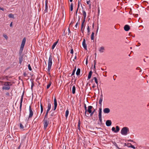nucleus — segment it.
Listing matches in <instances>:
<instances>
[{
  "instance_id": "f257e3e1",
  "label": "nucleus",
  "mask_w": 149,
  "mask_h": 149,
  "mask_svg": "<svg viewBox=\"0 0 149 149\" xmlns=\"http://www.w3.org/2000/svg\"><path fill=\"white\" fill-rule=\"evenodd\" d=\"M26 39L25 38H24L22 40V43L21 44L20 49L19 50V54L20 55H21L23 51L25 44L26 42Z\"/></svg>"
},
{
  "instance_id": "f03ea898",
  "label": "nucleus",
  "mask_w": 149,
  "mask_h": 149,
  "mask_svg": "<svg viewBox=\"0 0 149 149\" xmlns=\"http://www.w3.org/2000/svg\"><path fill=\"white\" fill-rule=\"evenodd\" d=\"M4 85L5 86L3 87L2 89L8 90L10 89V86L12 85V84L10 82H4Z\"/></svg>"
},
{
  "instance_id": "7ed1b4c3",
  "label": "nucleus",
  "mask_w": 149,
  "mask_h": 149,
  "mask_svg": "<svg viewBox=\"0 0 149 149\" xmlns=\"http://www.w3.org/2000/svg\"><path fill=\"white\" fill-rule=\"evenodd\" d=\"M52 57L51 55H50L49 56L48 61V67L47 68V70L49 72H50V71L52 65Z\"/></svg>"
},
{
  "instance_id": "20e7f679",
  "label": "nucleus",
  "mask_w": 149,
  "mask_h": 149,
  "mask_svg": "<svg viewBox=\"0 0 149 149\" xmlns=\"http://www.w3.org/2000/svg\"><path fill=\"white\" fill-rule=\"evenodd\" d=\"M129 132V129L127 127H123L121 131V133L123 135H127Z\"/></svg>"
},
{
  "instance_id": "39448f33",
  "label": "nucleus",
  "mask_w": 149,
  "mask_h": 149,
  "mask_svg": "<svg viewBox=\"0 0 149 149\" xmlns=\"http://www.w3.org/2000/svg\"><path fill=\"white\" fill-rule=\"evenodd\" d=\"M49 119H44L43 120L44 125V128L45 129L46 128L49 124Z\"/></svg>"
},
{
  "instance_id": "423d86ee",
  "label": "nucleus",
  "mask_w": 149,
  "mask_h": 149,
  "mask_svg": "<svg viewBox=\"0 0 149 149\" xmlns=\"http://www.w3.org/2000/svg\"><path fill=\"white\" fill-rule=\"evenodd\" d=\"M29 116L28 118H31L33 116V111H32V110L31 109V107L30 106H29Z\"/></svg>"
},
{
  "instance_id": "0eeeda50",
  "label": "nucleus",
  "mask_w": 149,
  "mask_h": 149,
  "mask_svg": "<svg viewBox=\"0 0 149 149\" xmlns=\"http://www.w3.org/2000/svg\"><path fill=\"white\" fill-rule=\"evenodd\" d=\"M93 108V107L91 106H89L88 107V109H86V113L87 112L88 113H90L91 112V109Z\"/></svg>"
},
{
  "instance_id": "6e6552de",
  "label": "nucleus",
  "mask_w": 149,
  "mask_h": 149,
  "mask_svg": "<svg viewBox=\"0 0 149 149\" xmlns=\"http://www.w3.org/2000/svg\"><path fill=\"white\" fill-rule=\"evenodd\" d=\"M103 112L104 113H108L110 112V109L109 108H106L103 109Z\"/></svg>"
},
{
  "instance_id": "1a4fd4ad",
  "label": "nucleus",
  "mask_w": 149,
  "mask_h": 149,
  "mask_svg": "<svg viewBox=\"0 0 149 149\" xmlns=\"http://www.w3.org/2000/svg\"><path fill=\"white\" fill-rule=\"evenodd\" d=\"M54 110L55 111L56 109L57 106V101L56 98H55L54 99Z\"/></svg>"
},
{
  "instance_id": "9d476101",
  "label": "nucleus",
  "mask_w": 149,
  "mask_h": 149,
  "mask_svg": "<svg viewBox=\"0 0 149 149\" xmlns=\"http://www.w3.org/2000/svg\"><path fill=\"white\" fill-rule=\"evenodd\" d=\"M111 121L110 120H107L106 123V124L107 126H109L111 125Z\"/></svg>"
},
{
  "instance_id": "9b49d317",
  "label": "nucleus",
  "mask_w": 149,
  "mask_h": 149,
  "mask_svg": "<svg viewBox=\"0 0 149 149\" xmlns=\"http://www.w3.org/2000/svg\"><path fill=\"white\" fill-rule=\"evenodd\" d=\"M130 29V27L128 25H126L124 27V29L126 31H128Z\"/></svg>"
},
{
  "instance_id": "f8f14e48",
  "label": "nucleus",
  "mask_w": 149,
  "mask_h": 149,
  "mask_svg": "<svg viewBox=\"0 0 149 149\" xmlns=\"http://www.w3.org/2000/svg\"><path fill=\"white\" fill-rule=\"evenodd\" d=\"M23 94L21 97V100H20V111H21V108L22 107V103L23 101Z\"/></svg>"
},
{
  "instance_id": "ddd939ff",
  "label": "nucleus",
  "mask_w": 149,
  "mask_h": 149,
  "mask_svg": "<svg viewBox=\"0 0 149 149\" xmlns=\"http://www.w3.org/2000/svg\"><path fill=\"white\" fill-rule=\"evenodd\" d=\"M102 100L103 95L102 94H101L100 96V100L99 101V104L101 105V106L102 105Z\"/></svg>"
},
{
  "instance_id": "4468645a",
  "label": "nucleus",
  "mask_w": 149,
  "mask_h": 149,
  "mask_svg": "<svg viewBox=\"0 0 149 149\" xmlns=\"http://www.w3.org/2000/svg\"><path fill=\"white\" fill-rule=\"evenodd\" d=\"M82 45L84 49H86L87 46L86 44V41L85 39H84L82 42Z\"/></svg>"
},
{
  "instance_id": "2eb2a0df",
  "label": "nucleus",
  "mask_w": 149,
  "mask_h": 149,
  "mask_svg": "<svg viewBox=\"0 0 149 149\" xmlns=\"http://www.w3.org/2000/svg\"><path fill=\"white\" fill-rule=\"evenodd\" d=\"M51 104L50 103V102H48V103L47 104V112H49L50 111L51 108Z\"/></svg>"
},
{
  "instance_id": "dca6fc26",
  "label": "nucleus",
  "mask_w": 149,
  "mask_h": 149,
  "mask_svg": "<svg viewBox=\"0 0 149 149\" xmlns=\"http://www.w3.org/2000/svg\"><path fill=\"white\" fill-rule=\"evenodd\" d=\"M47 3H48L46 1V2H45V9L44 10V11L45 13H47V10L48 9Z\"/></svg>"
},
{
  "instance_id": "f3484780",
  "label": "nucleus",
  "mask_w": 149,
  "mask_h": 149,
  "mask_svg": "<svg viewBox=\"0 0 149 149\" xmlns=\"http://www.w3.org/2000/svg\"><path fill=\"white\" fill-rule=\"evenodd\" d=\"M23 55L20 56L19 58V63H20V64H21V63H22V62L23 61Z\"/></svg>"
},
{
  "instance_id": "a211bd4d",
  "label": "nucleus",
  "mask_w": 149,
  "mask_h": 149,
  "mask_svg": "<svg viewBox=\"0 0 149 149\" xmlns=\"http://www.w3.org/2000/svg\"><path fill=\"white\" fill-rule=\"evenodd\" d=\"M58 41H57L56 42H55L53 44V45L52 46V49H53L56 46V45L58 43Z\"/></svg>"
},
{
  "instance_id": "6ab92c4d",
  "label": "nucleus",
  "mask_w": 149,
  "mask_h": 149,
  "mask_svg": "<svg viewBox=\"0 0 149 149\" xmlns=\"http://www.w3.org/2000/svg\"><path fill=\"white\" fill-rule=\"evenodd\" d=\"M102 110L101 108H99V117H102Z\"/></svg>"
},
{
  "instance_id": "aec40b11",
  "label": "nucleus",
  "mask_w": 149,
  "mask_h": 149,
  "mask_svg": "<svg viewBox=\"0 0 149 149\" xmlns=\"http://www.w3.org/2000/svg\"><path fill=\"white\" fill-rule=\"evenodd\" d=\"M92 71H91L89 72V73L88 77V79H89L91 78V76H92Z\"/></svg>"
},
{
  "instance_id": "412c9836",
  "label": "nucleus",
  "mask_w": 149,
  "mask_h": 149,
  "mask_svg": "<svg viewBox=\"0 0 149 149\" xmlns=\"http://www.w3.org/2000/svg\"><path fill=\"white\" fill-rule=\"evenodd\" d=\"M104 47H100L99 49V51L101 53H102L104 52Z\"/></svg>"
},
{
  "instance_id": "4be33fe9",
  "label": "nucleus",
  "mask_w": 149,
  "mask_h": 149,
  "mask_svg": "<svg viewBox=\"0 0 149 149\" xmlns=\"http://www.w3.org/2000/svg\"><path fill=\"white\" fill-rule=\"evenodd\" d=\"M80 69L79 68H78L76 72V74L77 75L79 76L80 75Z\"/></svg>"
},
{
  "instance_id": "5701e85b",
  "label": "nucleus",
  "mask_w": 149,
  "mask_h": 149,
  "mask_svg": "<svg viewBox=\"0 0 149 149\" xmlns=\"http://www.w3.org/2000/svg\"><path fill=\"white\" fill-rule=\"evenodd\" d=\"M75 87L74 86H73L72 88V93L73 94H74L75 93Z\"/></svg>"
},
{
  "instance_id": "b1692460",
  "label": "nucleus",
  "mask_w": 149,
  "mask_h": 149,
  "mask_svg": "<svg viewBox=\"0 0 149 149\" xmlns=\"http://www.w3.org/2000/svg\"><path fill=\"white\" fill-rule=\"evenodd\" d=\"M82 13L84 16V19L86 18V14L85 11L84 10H83L82 11Z\"/></svg>"
},
{
  "instance_id": "393cba45",
  "label": "nucleus",
  "mask_w": 149,
  "mask_h": 149,
  "mask_svg": "<svg viewBox=\"0 0 149 149\" xmlns=\"http://www.w3.org/2000/svg\"><path fill=\"white\" fill-rule=\"evenodd\" d=\"M8 16V17L10 18H14V15L12 13L9 14Z\"/></svg>"
},
{
  "instance_id": "a878e982",
  "label": "nucleus",
  "mask_w": 149,
  "mask_h": 149,
  "mask_svg": "<svg viewBox=\"0 0 149 149\" xmlns=\"http://www.w3.org/2000/svg\"><path fill=\"white\" fill-rule=\"evenodd\" d=\"M116 132L115 133H117L120 130L119 127L118 126H117L116 127Z\"/></svg>"
},
{
  "instance_id": "bb28decb",
  "label": "nucleus",
  "mask_w": 149,
  "mask_h": 149,
  "mask_svg": "<svg viewBox=\"0 0 149 149\" xmlns=\"http://www.w3.org/2000/svg\"><path fill=\"white\" fill-rule=\"evenodd\" d=\"M94 33L93 32L92 33L91 37V40H93L94 39Z\"/></svg>"
},
{
  "instance_id": "cd10ccee",
  "label": "nucleus",
  "mask_w": 149,
  "mask_h": 149,
  "mask_svg": "<svg viewBox=\"0 0 149 149\" xmlns=\"http://www.w3.org/2000/svg\"><path fill=\"white\" fill-rule=\"evenodd\" d=\"M93 79H94L95 83L98 85V81L96 77H94Z\"/></svg>"
},
{
  "instance_id": "c85d7f7f",
  "label": "nucleus",
  "mask_w": 149,
  "mask_h": 149,
  "mask_svg": "<svg viewBox=\"0 0 149 149\" xmlns=\"http://www.w3.org/2000/svg\"><path fill=\"white\" fill-rule=\"evenodd\" d=\"M76 67H75L74 70H73V72H72L71 74V76H73V75H74V73H75V72L76 71Z\"/></svg>"
},
{
  "instance_id": "c756f323",
  "label": "nucleus",
  "mask_w": 149,
  "mask_h": 149,
  "mask_svg": "<svg viewBox=\"0 0 149 149\" xmlns=\"http://www.w3.org/2000/svg\"><path fill=\"white\" fill-rule=\"evenodd\" d=\"M84 109H85V114L86 116V109H87V108L86 107V104H84Z\"/></svg>"
},
{
  "instance_id": "7c9ffc66",
  "label": "nucleus",
  "mask_w": 149,
  "mask_h": 149,
  "mask_svg": "<svg viewBox=\"0 0 149 149\" xmlns=\"http://www.w3.org/2000/svg\"><path fill=\"white\" fill-rule=\"evenodd\" d=\"M51 84V81H50L49 82V83L47 84V88L48 89L50 86Z\"/></svg>"
},
{
  "instance_id": "2f4dec72",
  "label": "nucleus",
  "mask_w": 149,
  "mask_h": 149,
  "mask_svg": "<svg viewBox=\"0 0 149 149\" xmlns=\"http://www.w3.org/2000/svg\"><path fill=\"white\" fill-rule=\"evenodd\" d=\"M69 114V111L68 110H67L65 112V116L67 118Z\"/></svg>"
},
{
  "instance_id": "473e14b6",
  "label": "nucleus",
  "mask_w": 149,
  "mask_h": 149,
  "mask_svg": "<svg viewBox=\"0 0 149 149\" xmlns=\"http://www.w3.org/2000/svg\"><path fill=\"white\" fill-rule=\"evenodd\" d=\"M73 9V4L72 3H71L70 4V10L71 11H72Z\"/></svg>"
},
{
  "instance_id": "72a5a7b5",
  "label": "nucleus",
  "mask_w": 149,
  "mask_h": 149,
  "mask_svg": "<svg viewBox=\"0 0 149 149\" xmlns=\"http://www.w3.org/2000/svg\"><path fill=\"white\" fill-rule=\"evenodd\" d=\"M40 108H41V114L43 111V108L42 106V105L41 104V105H40Z\"/></svg>"
},
{
  "instance_id": "f704fd0d",
  "label": "nucleus",
  "mask_w": 149,
  "mask_h": 149,
  "mask_svg": "<svg viewBox=\"0 0 149 149\" xmlns=\"http://www.w3.org/2000/svg\"><path fill=\"white\" fill-rule=\"evenodd\" d=\"M20 128L21 129L24 128V126L21 123H20Z\"/></svg>"
},
{
  "instance_id": "c9c22d12",
  "label": "nucleus",
  "mask_w": 149,
  "mask_h": 149,
  "mask_svg": "<svg viewBox=\"0 0 149 149\" xmlns=\"http://www.w3.org/2000/svg\"><path fill=\"white\" fill-rule=\"evenodd\" d=\"M130 147L134 149H135V147L134 146L132 145V144H131L130 143Z\"/></svg>"
},
{
  "instance_id": "e433bc0d",
  "label": "nucleus",
  "mask_w": 149,
  "mask_h": 149,
  "mask_svg": "<svg viewBox=\"0 0 149 149\" xmlns=\"http://www.w3.org/2000/svg\"><path fill=\"white\" fill-rule=\"evenodd\" d=\"M28 68L29 69V70L31 71L32 70V69H31V66H30V64H29L28 65Z\"/></svg>"
},
{
  "instance_id": "4c0bfd02",
  "label": "nucleus",
  "mask_w": 149,
  "mask_h": 149,
  "mask_svg": "<svg viewBox=\"0 0 149 149\" xmlns=\"http://www.w3.org/2000/svg\"><path fill=\"white\" fill-rule=\"evenodd\" d=\"M99 120L100 122V123H102V117H99Z\"/></svg>"
},
{
  "instance_id": "58836bf2",
  "label": "nucleus",
  "mask_w": 149,
  "mask_h": 149,
  "mask_svg": "<svg viewBox=\"0 0 149 149\" xmlns=\"http://www.w3.org/2000/svg\"><path fill=\"white\" fill-rule=\"evenodd\" d=\"M113 144L114 145V146H116L117 148L118 147V145H117L116 143L115 142H113Z\"/></svg>"
},
{
  "instance_id": "ea45409f",
  "label": "nucleus",
  "mask_w": 149,
  "mask_h": 149,
  "mask_svg": "<svg viewBox=\"0 0 149 149\" xmlns=\"http://www.w3.org/2000/svg\"><path fill=\"white\" fill-rule=\"evenodd\" d=\"M112 130L114 132H116V130H115V128L114 127H112Z\"/></svg>"
},
{
  "instance_id": "a19ab883",
  "label": "nucleus",
  "mask_w": 149,
  "mask_h": 149,
  "mask_svg": "<svg viewBox=\"0 0 149 149\" xmlns=\"http://www.w3.org/2000/svg\"><path fill=\"white\" fill-rule=\"evenodd\" d=\"M3 36L6 39H7L8 38V37L6 35H3Z\"/></svg>"
},
{
  "instance_id": "79ce46f5",
  "label": "nucleus",
  "mask_w": 149,
  "mask_h": 149,
  "mask_svg": "<svg viewBox=\"0 0 149 149\" xmlns=\"http://www.w3.org/2000/svg\"><path fill=\"white\" fill-rule=\"evenodd\" d=\"M79 22H77V23L75 25V26L76 27V28H77V26L78 25H79Z\"/></svg>"
},
{
  "instance_id": "37998d69",
  "label": "nucleus",
  "mask_w": 149,
  "mask_h": 149,
  "mask_svg": "<svg viewBox=\"0 0 149 149\" xmlns=\"http://www.w3.org/2000/svg\"><path fill=\"white\" fill-rule=\"evenodd\" d=\"M87 31H88V33H89L90 32V31L89 27V26H88Z\"/></svg>"
},
{
  "instance_id": "c03bdc74",
  "label": "nucleus",
  "mask_w": 149,
  "mask_h": 149,
  "mask_svg": "<svg viewBox=\"0 0 149 149\" xmlns=\"http://www.w3.org/2000/svg\"><path fill=\"white\" fill-rule=\"evenodd\" d=\"M136 70H140V71H139L140 72H141V69L139 67H137L136 68Z\"/></svg>"
},
{
  "instance_id": "a18cd8bd",
  "label": "nucleus",
  "mask_w": 149,
  "mask_h": 149,
  "mask_svg": "<svg viewBox=\"0 0 149 149\" xmlns=\"http://www.w3.org/2000/svg\"><path fill=\"white\" fill-rule=\"evenodd\" d=\"M89 113H87V114H89ZM90 113L91 116H93V115L94 114L93 112H92V111H91V113Z\"/></svg>"
},
{
  "instance_id": "49530a36",
  "label": "nucleus",
  "mask_w": 149,
  "mask_h": 149,
  "mask_svg": "<svg viewBox=\"0 0 149 149\" xmlns=\"http://www.w3.org/2000/svg\"><path fill=\"white\" fill-rule=\"evenodd\" d=\"M34 85V84L33 83V82H32V84L31 85V89H32L33 87V86Z\"/></svg>"
},
{
  "instance_id": "de8ad7c7",
  "label": "nucleus",
  "mask_w": 149,
  "mask_h": 149,
  "mask_svg": "<svg viewBox=\"0 0 149 149\" xmlns=\"http://www.w3.org/2000/svg\"><path fill=\"white\" fill-rule=\"evenodd\" d=\"M23 75L24 77H26V76L27 74L26 73V72H24L23 74Z\"/></svg>"
},
{
  "instance_id": "09e8293b",
  "label": "nucleus",
  "mask_w": 149,
  "mask_h": 149,
  "mask_svg": "<svg viewBox=\"0 0 149 149\" xmlns=\"http://www.w3.org/2000/svg\"><path fill=\"white\" fill-rule=\"evenodd\" d=\"M84 29H83V27H81V31L82 32V33H83L84 32Z\"/></svg>"
},
{
  "instance_id": "8fccbe9b",
  "label": "nucleus",
  "mask_w": 149,
  "mask_h": 149,
  "mask_svg": "<svg viewBox=\"0 0 149 149\" xmlns=\"http://www.w3.org/2000/svg\"><path fill=\"white\" fill-rule=\"evenodd\" d=\"M90 3V0H89L88 1H86V3H87L88 4V5H89Z\"/></svg>"
},
{
  "instance_id": "3c124183",
  "label": "nucleus",
  "mask_w": 149,
  "mask_h": 149,
  "mask_svg": "<svg viewBox=\"0 0 149 149\" xmlns=\"http://www.w3.org/2000/svg\"><path fill=\"white\" fill-rule=\"evenodd\" d=\"M70 53L72 54H73V49H72L70 51Z\"/></svg>"
},
{
  "instance_id": "603ef678",
  "label": "nucleus",
  "mask_w": 149,
  "mask_h": 149,
  "mask_svg": "<svg viewBox=\"0 0 149 149\" xmlns=\"http://www.w3.org/2000/svg\"><path fill=\"white\" fill-rule=\"evenodd\" d=\"M100 12V8H99V7H98V15H99Z\"/></svg>"
},
{
  "instance_id": "864d4df0",
  "label": "nucleus",
  "mask_w": 149,
  "mask_h": 149,
  "mask_svg": "<svg viewBox=\"0 0 149 149\" xmlns=\"http://www.w3.org/2000/svg\"><path fill=\"white\" fill-rule=\"evenodd\" d=\"M47 118H48V116L45 115V117H44V119H47Z\"/></svg>"
},
{
  "instance_id": "5fc2aeb1",
  "label": "nucleus",
  "mask_w": 149,
  "mask_h": 149,
  "mask_svg": "<svg viewBox=\"0 0 149 149\" xmlns=\"http://www.w3.org/2000/svg\"><path fill=\"white\" fill-rule=\"evenodd\" d=\"M79 2H80L79 0H78V8H78V9H79Z\"/></svg>"
},
{
  "instance_id": "6e6d98bb",
  "label": "nucleus",
  "mask_w": 149,
  "mask_h": 149,
  "mask_svg": "<svg viewBox=\"0 0 149 149\" xmlns=\"http://www.w3.org/2000/svg\"><path fill=\"white\" fill-rule=\"evenodd\" d=\"M0 10H2L3 11H4V9L3 8L0 7Z\"/></svg>"
},
{
  "instance_id": "4d7b16f0",
  "label": "nucleus",
  "mask_w": 149,
  "mask_h": 149,
  "mask_svg": "<svg viewBox=\"0 0 149 149\" xmlns=\"http://www.w3.org/2000/svg\"><path fill=\"white\" fill-rule=\"evenodd\" d=\"M85 19H86V18H85V19H84V20H83V22H82V23H83L84 24V23L85 21Z\"/></svg>"
},
{
  "instance_id": "13d9d810",
  "label": "nucleus",
  "mask_w": 149,
  "mask_h": 149,
  "mask_svg": "<svg viewBox=\"0 0 149 149\" xmlns=\"http://www.w3.org/2000/svg\"><path fill=\"white\" fill-rule=\"evenodd\" d=\"M78 8H77L76 11V13H75V15H77V11H78Z\"/></svg>"
},
{
  "instance_id": "bf43d9fd",
  "label": "nucleus",
  "mask_w": 149,
  "mask_h": 149,
  "mask_svg": "<svg viewBox=\"0 0 149 149\" xmlns=\"http://www.w3.org/2000/svg\"><path fill=\"white\" fill-rule=\"evenodd\" d=\"M12 23H13V22H12L10 24V27H12Z\"/></svg>"
},
{
  "instance_id": "052dcab7",
  "label": "nucleus",
  "mask_w": 149,
  "mask_h": 149,
  "mask_svg": "<svg viewBox=\"0 0 149 149\" xmlns=\"http://www.w3.org/2000/svg\"><path fill=\"white\" fill-rule=\"evenodd\" d=\"M48 112H47V111H46L45 115L48 116Z\"/></svg>"
},
{
  "instance_id": "680f3d73",
  "label": "nucleus",
  "mask_w": 149,
  "mask_h": 149,
  "mask_svg": "<svg viewBox=\"0 0 149 149\" xmlns=\"http://www.w3.org/2000/svg\"><path fill=\"white\" fill-rule=\"evenodd\" d=\"M80 120H79V122H78V126L79 127L80 126Z\"/></svg>"
},
{
  "instance_id": "e2e57ef3",
  "label": "nucleus",
  "mask_w": 149,
  "mask_h": 149,
  "mask_svg": "<svg viewBox=\"0 0 149 149\" xmlns=\"http://www.w3.org/2000/svg\"><path fill=\"white\" fill-rule=\"evenodd\" d=\"M94 61L95 62L94 65V68H95V65L96 64V62H95V60Z\"/></svg>"
},
{
  "instance_id": "0e129e2a",
  "label": "nucleus",
  "mask_w": 149,
  "mask_h": 149,
  "mask_svg": "<svg viewBox=\"0 0 149 149\" xmlns=\"http://www.w3.org/2000/svg\"><path fill=\"white\" fill-rule=\"evenodd\" d=\"M84 26V24L83 23H82L81 25V27H83Z\"/></svg>"
},
{
  "instance_id": "69168bd1",
  "label": "nucleus",
  "mask_w": 149,
  "mask_h": 149,
  "mask_svg": "<svg viewBox=\"0 0 149 149\" xmlns=\"http://www.w3.org/2000/svg\"><path fill=\"white\" fill-rule=\"evenodd\" d=\"M98 29H99V26H98L97 27V31H96V34L97 33L98 31Z\"/></svg>"
},
{
  "instance_id": "338daca9",
  "label": "nucleus",
  "mask_w": 149,
  "mask_h": 149,
  "mask_svg": "<svg viewBox=\"0 0 149 149\" xmlns=\"http://www.w3.org/2000/svg\"><path fill=\"white\" fill-rule=\"evenodd\" d=\"M95 86H95V84H94L93 85V86H92V87H93V88H95Z\"/></svg>"
},
{
  "instance_id": "774afa93",
  "label": "nucleus",
  "mask_w": 149,
  "mask_h": 149,
  "mask_svg": "<svg viewBox=\"0 0 149 149\" xmlns=\"http://www.w3.org/2000/svg\"><path fill=\"white\" fill-rule=\"evenodd\" d=\"M75 54H76V56H75L74 58V59H77V56H76L77 53H75Z\"/></svg>"
}]
</instances>
